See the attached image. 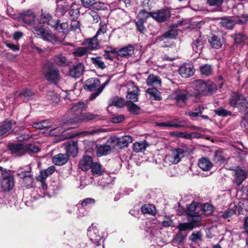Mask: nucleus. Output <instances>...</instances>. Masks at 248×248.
I'll list each match as a JSON object with an SVG mask.
<instances>
[{
	"label": "nucleus",
	"instance_id": "1",
	"mask_svg": "<svg viewBox=\"0 0 248 248\" xmlns=\"http://www.w3.org/2000/svg\"><path fill=\"white\" fill-rule=\"evenodd\" d=\"M193 87L196 91L191 97L195 98L194 101L198 102L201 95H211L216 90V86L214 83H207L202 80H197L193 83Z\"/></svg>",
	"mask_w": 248,
	"mask_h": 248
},
{
	"label": "nucleus",
	"instance_id": "2",
	"mask_svg": "<svg viewBox=\"0 0 248 248\" xmlns=\"http://www.w3.org/2000/svg\"><path fill=\"white\" fill-rule=\"evenodd\" d=\"M43 72L46 79L50 83L57 85L61 78L59 70L50 62L45 63Z\"/></svg>",
	"mask_w": 248,
	"mask_h": 248
},
{
	"label": "nucleus",
	"instance_id": "3",
	"mask_svg": "<svg viewBox=\"0 0 248 248\" xmlns=\"http://www.w3.org/2000/svg\"><path fill=\"white\" fill-rule=\"evenodd\" d=\"M229 102L231 106L238 108L240 112L247 113L248 111V102L242 94L236 92L232 93Z\"/></svg>",
	"mask_w": 248,
	"mask_h": 248
},
{
	"label": "nucleus",
	"instance_id": "4",
	"mask_svg": "<svg viewBox=\"0 0 248 248\" xmlns=\"http://www.w3.org/2000/svg\"><path fill=\"white\" fill-rule=\"evenodd\" d=\"M32 31L35 34L39 36L40 38L47 42L54 44L58 41L57 37L51 31L46 30L42 26L33 27Z\"/></svg>",
	"mask_w": 248,
	"mask_h": 248
},
{
	"label": "nucleus",
	"instance_id": "5",
	"mask_svg": "<svg viewBox=\"0 0 248 248\" xmlns=\"http://www.w3.org/2000/svg\"><path fill=\"white\" fill-rule=\"evenodd\" d=\"M187 152V148H178L173 149L171 154L167 155L165 158L166 162H169L173 164L178 163L185 156V154Z\"/></svg>",
	"mask_w": 248,
	"mask_h": 248
},
{
	"label": "nucleus",
	"instance_id": "6",
	"mask_svg": "<svg viewBox=\"0 0 248 248\" xmlns=\"http://www.w3.org/2000/svg\"><path fill=\"white\" fill-rule=\"evenodd\" d=\"M2 175L0 180V184L2 188L4 191H10L14 186L15 182L14 177L8 172L2 171V168L0 167Z\"/></svg>",
	"mask_w": 248,
	"mask_h": 248
},
{
	"label": "nucleus",
	"instance_id": "7",
	"mask_svg": "<svg viewBox=\"0 0 248 248\" xmlns=\"http://www.w3.org/2000/svg\"><path fill=\"white\" fill-rule=\"evenodd\" d=\"M141 230H144L147 232L154 237H157L160 233L159 225L154 221L149 220L143 222L142 226H140Z\"/></svg>",
	"mask_w": 248,
	"mask_h": 248
},
{
	"label": "nucleus",
	"instance_id": "8",
	"mask_svg": "<svg viewBox=\"0 0 248 248\" xmlns=\"http://www.w3.org/2000/svg\"><path fill=\"white\" fill-rule=\"evenodd\" d=\"M99 118L98 115L94 114L91 112L81 113L80 115L73 119L67 120L65 123L67 124H78L81 122H86Z\"/></svg>",
	"mask_w": 248,
	"mask_h": 248
},
{
	"label": "nucleus",
	"instance_id": "9",
	"mask_svg": "<svg viewBox=\"0 0 248 248\" xmlns=\"http://www.w3.org/2000/svg\"><path fill=\"white\" fill-rule=\"evenodd\" d=\"M205 40L204 36L199 31H196L195 36L193 38L192 49L198 54H200L204 46Z\"/></svg>",
	"mask_w": 248,
	"mask_h": 248
},
{
	"label": "nucleus",
	"instance_id": "10",
	"mask_svg": "<svg viewBox=\"0 0 248 248\" xmlns=\"http://www.w3.org/2000/svg\"><path fill=\"white\" fill-rule=\"evenodd\" d=\"M189 216H190L189 220L191 222L179 224L178 226L179 231H191L195 227L193 223L199 222L201 220V217L197 215V213L193 215H189Z\"/></svg>",
	"mask_w": 248,
	"mask_h": 248
},
{
	"label": "nucleus",
	"instance_id": "11",
	"mask_svg": "<svg viewBox=\"0 0 248 248\" xmlns=\"http://www.w3.org/2000/svg\"><path fill=\"white\" fill-rule=\"evenodd\" d=\"M87 235L90 240L96 246L101 245L102 237L99 234V231L97 226L92 224L87 230Z\"/></svg>",
	"mask_w": 248,
	"mask_h": 248
},
{
	"label": "nucleus",
	"instance_id": "12",
	"mask_svg": "<svg viewBox=\"0 0 248 248\" xmlns=\"http://www.w3.org/2000/svg\"><path fill=\"white\" fill-rule=\"evenodd\" d=\"M139 88L135 86L133 82L127 84V94L126 97L129 100V102H137L139 95Z\"/></svg>",
	"mask_w": 248,
	"mask_h": 248
},
{
	"label": "nucleus",
	"instance_id": "13",
	"mask_svg": "<svg viewBox=\"0 0 248 248\" xmlns=\"http://www.w3.org/2000/svg\"><path fill=\"white\" fill-rule=\"evenodd\" d=\"M35 15L31 10L21 13L18 16L19 20L29 25H32L35 22Z\"/></svg>",
	"mask_w": 248,
	"mask_h": 248
},
{
	"label": "nucleus",
	"instance_id": "14",
	"mask_svg": "<svg viewBox=\"0 0 248 248\" xmlns=\"http://www.w3.org/2000/svg\"><path fill=\"white\" fill-rule=\"evenodd\" d=\"M170 12L167 9L158 10L156 12H152L151 17L158 22H163L170 17Z\"/></svg>",
	"mask_w": 248,
	"mask_h": 248
},
{
	"label": "nucleus",
	"instance_id": "15",
	"mask_svg": "<svg viewBox=\"0 0 248 248\" xmlns=\"http://www.w3.org/2000/svg\"><path fill=\"white\" fill-rule=\"evenodd\" d=\"M71 3L67 0H59L57 1V8L56 10L58 16H64L68 11Z\"/></svg>",
	"mask_w": 248,
	"mask_h": 248
},
{
	"label": "nucleus",
	"instance_id": "16",
	"mask_svg": "<svg viewBox=\"0 0 248 248\" xmlns=\"http://www.w3.org/2000/svg\"><path fill=\"white\" fill-rule=\"evenodd\" d=\"M233 171L234 174L233 182L237 186H239L246 178L247 173L245 170L239 167L236 168Z\"/></svg>",
	"mask_w": 248,
	"mask_h": 248
},
{
	"label": "nucleus",
	"instance_id": "17",
	"mask_svg": "<svg viewBox=\"0 0 248 248\" xmlns=\"http://www.w3.org/2000/svg\"><path fill=\"white\" fill-rule=\"evenodd\" d=\"M8 149L15 156H20L25 154L24 143L11 144L9 145Z\"/></svg>",
	"mask_w": 248,
	"mask_h": 248
},
{
	"label": "nucleus",
	"instance_id": "18",
	"mask_svg": "<svg viewBox=\"0 0 248 248\" xmlns=\"http://www.w3.org/2000/svg\"><path fill=\"white\" fill-rule=\"evenodd\" d=\"M195 72L193 65L189 63H184L179 69L180 75L183 78H187L192 76Z\"/></svg>",
	"mask_w": 248,
	"mask_h": 248
},
{
	"label": "nucleus",
	"instance_id": "19",
	"mask_svg": "<svg viewBox=\"0 0 248 248\" xmlns=\"http://www.w3.org/2000/svg\"><path fill=\"white\" fill-rule=\"evenodd\" d=\"M100 86V81L97 78H91L85 81L84 89L90 92H96L97 89Z\"/></svg>",
	"mask_w": 248,
	"mask_h": 248
},
{
	"label": "nucleus",
	"instance_id": "20",
	"mask_svg": "<svg viewBox=\"0 0 248 248\" xmlns=\"http://www.w3.org/2000/svg\"><path fill=\"white\" fill-rule=\"evenodd\" d=\"M84 66L81 63H79L70 68L69 75L73 78H78L83 74Z\"/></svg>",
	"mask_w": 248,
	"mask_h": 248
},
{
	"label": "nucleus",
	"instance_id": "21",
	"mask_svg": "<svg viewBox=\"0 0 248 248\" xmlns=\"http://www.w3.org/2000/svg\"><path fill=\"white\" fill-rule=\"evenodd\" d=\"M112 141L115 142L120 149L127 147L132 142V138L130 136H126L122 138H114L111 139Z\"/></svg>",
	"mask_w": 248,
	"mask_h": 248
},
{
	"label": "nucleus",
	"instance_id": "22",
	"mask_svg": "<svg viewBox=\"0 0 248 248\" xmlns=\"http://www.w3.org/2000/svg\"><path fill=\"white\" fill-rule=\"evenodd\" d=\"M94 163L92 157L89 155H84L79 160V166L82 170L85 171L91 169L92 164Z\"/></svg>",
	"mask_w": 248,
	"mask_h": 248
},
{
	"label": "nucleus",
	"instance_id": "23",
	"mask_svg": "<svg viewBox=\"0 0 248 248\" xmlns=\"http://www.w3.org/2000/svg\"><path fill=\"white\" fill-rule=\"evenodd\" d=\"M80 6L75 2H71L68 10L69 17L72 20H76L79 16Z\"/></svg>",
	"mask_w": 248,
	"mask_h": 248
},
{
	"label": "nucleus",
	"instance_id": "24",
	"mask_svg": "<svg viewBox=\"0 0 248 248\" xmlns=\"http://www.w3.org/2000/svg\"><path fill=\"white\" fill-rule=\"evenodd\" d=\"M26 202H0V207L10 208L12 210L25 208Z\"/></svg>",
	"mask_w": 248,
	"mask_h": 248
},
{
	"label": "nucleus",
	"instance_id": "25",
	"mask_svg": "<svg viewBox=\"0 0 248 248\" xmlns=\"http://www.w3.org/2000/svg\"><path fill=\"white\" fill-rule=\"evenodd\" d=\"M242 202H233L234 206L235 208L233 209H228L226 210L222 214V217L224 218H227L231 216H232L233 214H236L238 212L239 214L242 213L243 210L240 207V203Z\"/></svg>",
	"mask_w": 248,
	"mask_h": 248
},
{
	"label": "nucleus",
	"instance_id": "26",
	"mask_svg": "<svg viewBox=\"0 0 248 248\" xmlns=\"http://www.w3.org/2000/svg\"><path fill=\"white\" fill-rule=\"evenodd\" d=\"M97 155L98 156L105 155L111 152V147L106 144L96 145Z\"/></svg>",
	"mask_w": 248,
	"mask_h": 248
},
{
	"label": "nucleus",
	"instance_id": "27",
	"mask_svg": "<svg viewBox=\"0 0 248 248\" xmlns=\"http://www.w3.org/2000/svg\"><path fill=\"white\" fill-rule=\"evenodd\" d=\"M68 159V155L67 154H59L53 156L52 161L55 165L61 166L65 164Z\"/></svg>",
	"mask_w": 248,
	"mask_h": 248
},
{
	"label": "nucleus",
	"instance_id": "28",
	"mask_svg": "<svg viewBox=\"0 0 248 248\" xmlns=\"http://www.w3.org/2000/svg\"><path fill=\"white\" fill-rule=\"evenodd\" d=\"M208 41L211 46L216 49L219 48L223 43L222 39L216 35L212 34L208 38Z\"/></svg>",
	"mask_w": 248,
	"mask_h": 248
},
{
	"label": "nucleus",
	"instance_id": "29",
	"mask_svg": "<svg viewBox=\"0 0 248 248\" xmlns=\"http://www.w3.org/2000/svg\"><path fill=\"white\" fill-rule=\"evenodd\" d=\"M32 126L39 129H45V133L52 126V123L48 120L42 121L39 122L33 123Z\"/></svg>",
	"mask_w": 248,
	"mask_h": 248
},
{
	"label": "nucleus",
	"instance_id": "30",
	"mask_svg": "<svg viewBox=\"0 0 248 248\" xmlns=\"http://www.w3.org/2000/svg\"><path fill=\"white\" fill-rule=\"evenodd\" d=\"M199 167L204 171L209 170L213 167V163L207 157H202L198 162Z\"/></svg>",
	"mask_w": 248,
	"mask_h": 248
},
{
	"label": "nucleus",
	"instance_id": "31",
	"mask_svg": "<svg viewBox=\"0 0 248 248\" xmlns=\"http://www.w3.org/2000/svg\"><path fill=\"white\" fill-rule=\"evenodd\" d=\"M66 151L68 156H76L78 152V142L76 141L70 142L66 146Z\"/></svg>",
	"mask_w": 248,
	"mask_h": 248
},
{
	"label": "nucleus",
	"instance_id": "32",
	"mask_svg": "<svg viewBox=\"0 0 248 248\" xmlns=\"http://www.w3.org/2000/svg\"><path fill=\"white\" fill-rule=\"evenodd\" d=\"M141 211L143 214H148L154 216L155 215L156 210L155 206L151 203H146L143 205L141 208Z\"/></svg>",
	"mask_w": 248,
	"mask_h": 248
},
{
	"label": "nucleus",
	"instance_id": "33",
	"mask_svg": "<svg viewBox=\"0 0 248 248\" xmlns=\"http://www.w3.org/2000/svg\"><path fill=\"white\" fill-rule=\"evenodd\" d=\"M54 62L59 66L64 67L68 64L66 58L61 54L54 56L53 58Z\"/></svg>",
	"mask_w": 248,
	"mask_h": 248
},
{
	"label": "nucleus",
	"instance_id": "34",
	"mask_svg": "<svg viewBox=\"0 0 248 248\" xmlns=\"http://www.w3.org/2000/svg\"><path fill=\"white\" fill-rule=\"evenodd\" d=\"M134 52V47L131 45L123 47L118 51L117 54L119 56L123 57H128L131 56Z\"/></svg>",
	"mask_w": 248,
	"mask_h": 248
},
{
	"label": "nucleus",
	"instance_id": "35",
	"mask_svg": "<svg viewBox=\"0 0 248 248\" xmlns=\"http://www.w3.org/2000/svg\"><path fill=\"white\" fill-rule=\"evenodd\" d=\"M146 83L148 86H155L157 87L161 86V81L158 77L150 74L146 79Z\"/></svg>",
	"mask_w": 248,
	"mask_h": 248
},
{
	"label": "nucleus",
	"instance_id": "36",
	"mask_svg": "<svg viewBox=\"0 0 248 248\" xmlns=\"http://www.w3.org/2000/svg\"><path fill=\"white\" fill-rule=\"evenodd\" d=\"M85 45H86V48L87 50H94L98 48L99 46V43L97 39V36H94L92 38H89L86 40Z\"/></svg>",
	"mask_w": 248,
	"mask_h": 248
},
{
	"label": "nucleus",
	"instance_id": "37",
	"mask_svg": "<svg viewBox=\"0 0 248 248\" xmlns=\"http://www.w3.org/2000/svg\"><path fill=\"white\" fill-rule=\"evenodd\" d=\"M34 96V93L30 89H26L24 91L15 94V97H19L23 101L28 100Z\"/></svg>",
	"mask_w": 248,
	"mask_h": 248
},
{
	"label": "nucleus",
	"instance_id": "38",
	"mask_svg": "<svg viewBox=\"0 0 248 248\" xmlns=\"http://www.w3.org/2000/svg\"><path fill=\"white\" fill-rule=\"evenodd\" d=\"M146 93L149 94V98L151 100L160 101L162 99L160 92L155 88L148 89Z\"/></svg>",
	"mask_w": 248,
	"mask_h": 248
},
{
	"label": "nucleus",
	"instance_id": "39",
	"mask_svg": "<svg viewBox=\"0 0 248 248\" xmlns=\"http://www.w3.org/2000/svg\"><path fill=\"white\" fill-rule=\"evenodd\" d=\"M148 145L146 141L136 142L133 145V149L136 153L142 152L145 151Z\"/></svg>",
	"mask_w": 248,
	"mask_h": 248
},
{
	"label": "nucleus",
	"instance_id": "40",
	"mask_svg": "<svg viewBox=\"0 0 248 248\" xmlns=\"http://www.w3.org/2000/svg\"><path fill=\"white\" fill-rule=\"evenodd\" d=\"M12 128V123L10 121H6L0 125V136L8 133Z\"/></svg>",
	"mask_w": 248,
	"mask_h": 248
},
{
	"label": "nucleus",
	"instance_id": "41",
	"mask_svg": "<svg viewBox=\"0 0 248 248\" xmlns=\"http://www.w3.org/2000/svg\"><path fill=\"white\" fill-rule=\"evenodd\" d=\"M86 108V105L83 102H78L72 106L71 110L73 113L78 114Z\"/></svg>",
	"mask_w": 248,
	"mask_h": 248
},
{
	"label": "nucleus",
	"instance_id": "42",
	"mask_svg": "<svg viewBox=\"0 0 248 248\" xmlns=\"http://www.w3.org/2000/svg\"><path fill=\"white\" fill-rule=\"evenodd\" d=\"M91 169L92 174L94 175H101L104 172V170L102 168L101 165L97 162H94L93 164Z\"/></svg>",
	"mask_w": 248,
	"mask_h": 248
},
{
	"label": "nucleus",
	"instance_id": "43",
	"mask_svg": "<svg viewBox=\"0 0 248 248\" xmlns=\"http://www.w3.org/2000/svg\"><path fill=\"white\" fill-rule=\"evenodd\" d=\"M31 169L30 166H26L17 170V175L20 178L26 177V175L31 174Z\"/></svg>",
	"mask_w": 248,
	"mask_h": 248
},
{
	"label": "nucleus",
	"instance_id": "44",
	"mask_svg": "<svg viewBox=\"0 0 248 248\" xmlns=\"http://www.w3.org/2000/svg\"><path fill=\"white\" fill-rule=\"evenodd\" d=\"M189 239L194 243H199L202 241V235L201 231L193 232L189 237Z\"/></svg>",
	"mask_w": 248,
	"mask_h": 248
},
{
	"label": "nucleus",
	"instance_id": "45",
	"mask_svg": "<svg viewBox=\"0 0 248 248\" xmlns=\"http://www.w3.org/2000/svg\"><path fill=\"white\" fill-rule=\"evenodd\" d=\"M50 176L45 170H42L40 171V174L37 177L36 179L38 181L42 184L43 188L46 186L45 181L47 177Z\"/></svg>",
	"mask_w": 248,
	"mask_h": 248
},
{
	"label": "nucleus",
	"instance_id": "46",
	"mask_svg": "<svg viewBox=\"0 0 248 248\" xmlns=\"http://www.w3.org/2000/svg\"><path fill=\"white\" fill-rule=\"evenodd\" d=\"M91 61L95 66L98 68L104 69L106 67L104 62L100 57H93L91 58Z\"/></svg>",
	"mask_w": 248,
	"mask_h": 248
},
{
	"label": "nucleus",
	"instance_id": "47",
	"mask_svg": "<svg viewBox=\"0 0 248 248\" xmlns=\"http://www.w3.org/2000/svg\"><path fill=\"white\" fill-rule=\"evenodd\" d=\"M235 21L228 18H223L221 20V24L222 26L228 29H231L235 24Z\"/></svg>",
	"mask_w": 248,
	"mask_h": 248
},
{
	"label": "nucleus",
	"instance_id": "48",
	"mask_svg": "<svg viewBox=\"0 0 248 248\" xmlns=\"http://www.w3.org/2000/svg\"><path fill=\"white\" fill-rule=\"evenodd\" d=\"M202 212L205 215H211L214 210L213 206L209 202H206L201 207Z\"/></svg>",
	"mask_w": 248,
	"mask_h": 248
},
{
	"label": "nucleus",
	"instance_id": "49",
	"mask_svg": "<svg viewBox=\"0 0 248 248\" xmlns=\"http://www.w3.org/2000/svg\"><path fill=\"white\" fill-rule=\"evenodd\" d=\"M47 98L52 104H56L60 101L58 95L53 91H49L46 94Z\"/></svg>",
	"mask_w": 248,
	"mask_h": 248
},
{
	"label": "nucleus",
	"instance_id": "50",
	"mask_svg": "<svg viewBox=\"0 0 248 248\" xmlns=\"http://www.w3.org/2000/svg\"><path fill=\"white\" fill-rule=\"evenodd\" d=\"M200 71L202 75L209 76L212 74V68L210 65L206 64L200 66Z\"/></svg>",
	"mask_w": 248,
	"mask_h": 248
},
{
	"label": "nucleus",
	"instance_id": "51",
	"mask_svg": "<svg viewBox=\"0 0 248 248\" xmlns=\"http://www.w3.org/2000/svg\"><path fill=\"white\" fill-rule=\"evenodd\" d=\"M24 147L26 153H37L39 151L38 146H36L34 144H25L24 143Z\"/></svg>",
	"mask_w": 248,
	"mask_h": 248
},
{
	"label": "nucleus",
	"instance_id": "52",
	"mask_svg": "<svg viewBox=\"0 0 248 248\" xmlns=\"http://www.w3.org/2000/svg\"><path fill=\"white\" fill-rule=\"evenodd\" d=\"M65 130V129H64L62 127L60 126L53 128L51 127L48 129V131H47L46 133L48 134L51 136H57L62 133Z\"/></svg>",
	"mask_w": 248,
	"mask_h": 248
},
{
	"label": "nucleus",
	"instance_id": "53",
	"mask_svg": "<svg viewBox=\"0 0 248 248\" xmlns=\"http://www.w3.org/2000/svg\"><path fill=\"white\" fill-rule=\"evenodd\" d=\"M180 231V232H178L173 239L172 241V244H181L183 242L184 240L186 238V234H184L183 232H182V231Z\"/></svg>",
	"mask_w": 248,
	"mask_h": 248
},
{
	"label": "nucleus",
	"instance_id": "54",
	"mask_svg": "<svg viewBox=\"0 0 248 248\" xmlns=\"http://www.w3.org/2000/svg\"><path fill=\"white\" fill-rule=\"evenodd\" d=\"M189 96L190 94L186 91L178 92L176 94V99L178 101H182L184 103H186Z\"/></svg>",
	"mask_w": 248,
	"mask_h": 248
},
{
	"label": "nucleus",
	"instance_id": "55",
	"mask_svg": "<svg viewBox=\"0 0 248 248\" xmlns=\"http://www.w3.org/2000/svg\"><path fill=\"white\" fill-rule=\"evenodd\" d=\"M109 80H107L105 83L101 85V86H99L98 88L97 89L96 92L93 93L90 97V99L91 100H93L95 99L97 96H98L103 91V89L105 87V86L108 83Z\"/></svg>",
	"mask_w": 248,
	"mask_h": 248
},
{
	"label": "nucleus",
	"instance_id": "56",
	"mask_svg": "<svg viewBox=\"0 0 248 248\" xmlns=\"http://www.w3.org/2000/svg\"><path fill=\"white\" fill-rule=\"evenodd\" d=\"M128 110L132 114H137L140 112V108L139 106L133 103V102H129L127 104Z\"/></svg>",
	"mask_w": 248,
	"mask_h": 248
},
{
	"label": "nucleus",
	"instance_id": "57",
	"mask_svg": "<svg viewBox=\"0 0 248 248\" xmlns=\"http://www.w3.org/2000/svg\"><path fill=\"white\" fill-rule=\"evenodd\" d=\"M200 202H191L185 211L186 213L188 215L195 214L196 213L195 210L197 209L198 204Z\"/></svg>",
	"mask_w": 248,
	"mask_h": 248
},
{
	"label": "nucleus",
	"instance_id": "58",
	"mask_svg": "<svg viewBox=\"0 0 248 248\" xmlns=\"http://www.w3.org/2000/svg\"><path fill=\"white\" fill-rule=\"evenodd\" d=\"M215 113L220 116L226 117L231 116L232 114V112L222 108H219L215 110Z\"/></svg>",
	"mask_w": 248,
	"mask_h": 248
},
{
	"label": "nucleus",
	"instance_id": "59",
	"mask_svg": "<svg viewBox=\"0 0 248 248\" xmlns=\"http://www.w3.org/2000/svg\"><path fill=\"white\" fill-rule=\"evenodd\" d=\"M87 48L83 47H79L77 48L74 52L73 54L77 57H81L85 55L88 52Z\"/></svg>",
	"mask_w": 248,
	"mask_h": 248
},
{
	"label": "nucleus",
	"instance_id": "60",
	"mask_svg": "<svg viewBox=\"0 0 248 248\" xmlns=\"http://www.w3.org/2000/svg\"><path fill=\"white\" fill-rule=\"evenodd\" d=\"M178 119H175L172 121H167L166 122H161L156 123V125L161 127H174L175 122H177Z\"/></svg>",
	"mask_w": 248,
	"mask_h": 248
},
{
	"label": "nucleus",
	"instance_id": "61",
	"mask_svg": "<svg viewBox=\"0 0 248 248\" xmlns=\"http://www.w3.org/2000/svg\"><path fill=\"white\" fill-rule=\"evenodd\" d=\"M125 104L124 99L121 98L116 97L113 99L111 104L114 106L122 108Z\"/></svg>",
	"mask_w": 248,
	"mask_h": 248
},
{
	"label": "nucleus",
	"instance_id": "62",
	"mask_svg": "<svg viewBox=\"0 0 248 248\" xmlns=\"http://www.w3.org/2000/svg\"><path fill=\"white\" fill-rule=\"evenodd\" d=\"M247 39V37L242 33H237L235 35L234 38L235 43L238 44H242Z\"/></svg>",
	"mask_w": 248,
	"mask_h": 248
},
{
	"label": "nucleus",
	"instance_id": "63",
	"mask_svg": "<svg viewBox=\"0 0 248 248\" xmlns=\"http://www.w3.org/2000/svg\"><path fill=\"white\" fill-rule=\"evenodd\" d=\"M24 184L26 185L27 188H30L32 186V184L33 181V175L31 174L30 175H26V177L23 178Z\"/></svg>",
	"mask_w": 248,
	"mask_h": 248
},
{
	"label": "nucleus",
	"instance_id": "64",
	"mask_svg": "<svg viewBox=\"0 0 248 248\" xmlns=\"http://www.w3.org/2000/svg\"><path fill=\"white\" fill-rule=\"evenodd\" d=\"M177 35V30L176 29H172L170 30L168 32H166L164 36L165 38H173Z\"/></svg>",
	"mask_w": 248,
	"mask_h": 248
}]
</instances>
